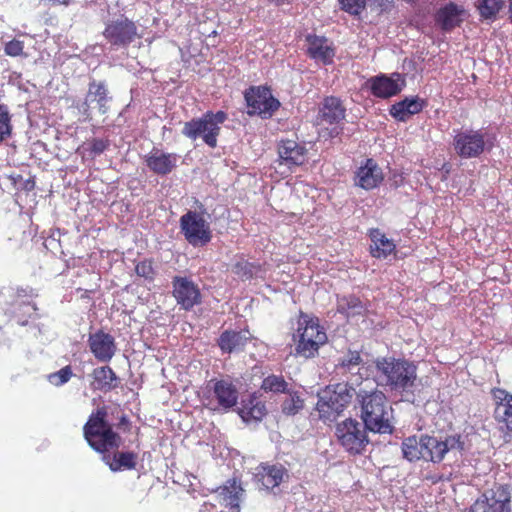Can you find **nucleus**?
<instances>
[{
  "label": "nucleus",
  "mask_w": 512,
  "mask_h": 512,
  "mask_svg": "<svg viewBox=\"0 0 512 512\" xmlns=\"http://www.w3.org/2000/svg\"><path fill=\"white\" fill-rule=\"evenodd\" d=\"M369 431L364 423L353 418H347L337 423L335 427V435L340 446L352 456L362 455L365 453L370 440Z\"/></svg>",
  "instance_id": "0eeeda50"
},
{
  "label": "nucleus",
  "mask_w": 512,
  "mask_h": 512,
  "mask_svg": "<svg viewBox=\"0 0 512 512\" xmlns=\"http://www.w3.org/2000/svg\"><path fill=\"white\" fill-rule=\"evenodd\" d=\"M241 481L237 478L228 479L215 490L217 502L231 512H240V503L244 495Z\"/></svg>",
  "instance_id": "2eb2a0df"
},
{
  "label": "nucleus",
  "mask_w": 512,
  "mask_h": 512,
  "mask_svg": "<svg viewBox=\"0 0 512 512\" xmlns=\"http://www.w3.org/2000/svg\"><path fill=\"white\" fill-rule=\"evenodd\" d=\"M453 146L461 158L479 157L486 148L485 135L480 130L460 131L454 136Z\"/></svg>",
  "instance_id": "ddd939ff"
},
{
  "label": "nucleus",
  "mask_w": 512,
  "mask_h": 512,
  "mask_svg": "<svg viewBox=\"0 0 512 512\" xmlns=\"http://www.w3.org/2000/svg\"><path fill=\"white\" fill-rule=\"evenodd\" d=\"M258 475L262 485L267 489H273L281 484L286 469L282 465H265L262 466Z\"/></svg>",
  "instance_id": "72a5a7b5"
},
{
  "label": "nucleus",
  "mask_w": 512,
  "mask_h": 512,
  "mask_svg": "<svg viewBox=\"0 0 512 512\" xmlns=\"http://www.w3.org/2000/svg\"><path fill=\"white\" fill-rule=\"evenodd\" d=\"M345 115L346 108L340 98L327 96L323 99L318 114L321 121L329 124H338L345 118Z\"/></svg>",
  "instance_id": "a878e982"
},
{
  "label": "nucleus",
  "mask_w": 512,
  "mask_h": 512,
  "mask_svg": "<svg viewBox=\"0 0 512 512\" xmlns=\"http://www.w3.org/2000/svg\"><path fill=\"white\" fill-rule=\"evenodd\" d=\"M244 422L261 421L267 414L266 405L258 397L251 395L244 400L238 411Z\"/></svg>",
  "instance_id": "7c9ffc66"
},
{
  "label": "nucleus",
  "mask_w": 512,
  "mask_h": 512,
  "mask_svg": "<svg viewBox=\"0 0 512 512\" xmlns=\"http://www.w3.org/2000/svg\"><path fill=\"white\" fill-rule=\"evenodd\" d=\"M288 386V382L284 379L282 375L272 374L263 379L261 389L264 390L265 392L285 394L289 390Z\"/></svg>",
  "instance_id": "e433bc0d"
},
{
  "label": "nucleus",
  "mask_w": 512,
  "mask_h": 512,
  "mask_svg": "<svg viewBox=\"0 0 512 512\" xmlns=\"http://www.w3.org/2000/svg\"><path fill=\"white\" fill-rule=\"evenodd\" d=\"M12 304H29L35 297L34 290L31 287H19L15 290Z\"/></svg>",
  "instance_id": "49530a36"
},
{
  "label": "nucleus",
  "mask_w": 512,
  "mask_h": 512,
  "mask_svg": "<svg viewBox=\"0 0 512 512\" xmlns=\"http://www.w3.org/2000/svg\"><path fill=\"white\" fill-rule=\"evenodd\" d=\"M132 423L126 414H122L117 423V428L123 432H130Z\"/></svg>",
  "instance_id": "09e8293b"
},
{
  "label": "nucleus",
  "mask_w": 512,
  "mask_h": 512,
  "mask_svg": "<svg viewBox=\"0 0 512 512\" xmlns=\"http://www.w3.org/2000/svg\"><path fill=\"white\" fill-rule=\"evenodd\" d=\"M339 4L343 11L357 16L365 9L366 0H339Z\"/></svg>",
  "instance_id": "c03bdc74"
},
{
  "label": "nucleus",
  "mask_w": 512,
  "mask_h": 512,
  "mask_svg": "<svg viewBox=\"0 0 512 512\" xmlns=\"http://www.w3.org/2000/svg\"><path fill=\"white\" fill-rule=\"evenodd\" d=\"M178 155L153 148L144 158L146 166L157 175H168L177 166Z\"/></svg>",
  "instance_id": "6ab92c4d"
},
{
  "label": "nucleus",
  "mask_w": 512,
  "mask_h": 512,
  "mask_svg": "<svg viewBox=\"0 0 512 512\" xmlns=\"http://www.w3.org/2000/svg\"><path fill=\"white\" fill-rule=\"evenodd\" d=\"M88 345L91 353L101 362H109L117 350L114 337L103 330L90 334Z\"/></svg>",
  "instance_id": "dca6fc26"
},
{
  "label": "nucleus",
  "mask_w": 512,
  "mask_h": 512,
  "mask_svg": "<svg viewBox=\"0 0 512 512\" xmlns=\"http://www.w3.org/2000/svg\"><path fill=\"white\" fill-rule=\"evenodd\" d=\"M382 385L390 391L404 393L412 391L417 380V366L404 358L382 357L375 362Z\"/></svg>",
  "instance_id": "7ed1b4c3"
},
{
  "label": "nucleus",
  "mask_w": 512,
  "mask_h": 512,
  "mask_svg": "<svg viewBox=\"0 0 512 512\" xmlns=\"http://www.w3.org/2000/svg\"><path fill=\"white\" fill-rule=\"evenodd\" d=\"M227 120L224 111H207L199 118H193L184 123L182 134L191 140L202 138L203 142L211 148L217 146L221 125Z\"/></svg>",
  "instance_id": "39448f33"
},
{
  "label": "nucleus",
  "mask_w": 512,
  "mask_h": 512,
  "mask_svg": "<svg viewBox=\"0 0 512 512\" xmlns=\"http://www.w3.org/2000/svg\"><path fill=\"white\" fill-rule=\"evenodd\" d=\"M369 237L372 241L370 253L375 258H386L395 251L396 245L391 239H388L380 229L374 228L369 231Z\"/></svg>",
  "instance_id": "c756f323"
},
{
  "label": "nucleus",
  "mask_w": 512,
  "mask_h": 512,
  "mask_svg": "<svg viewBox=\"0 0 512 512\" xmlns=\"http://www.w3.org/2000/svg\"><path fill=\"white\" fill-rule=\"evenodd\" d=\"M466 16L463 6L449 2L442 6L435 14V22L443 31H452L459 27Z\"/></svg>",
  "instance_id": "aec40b11"
},
{
  "label": "nucleus",
  "mask_w": 512,
  "mask_h": 512,
  "mask_svg": "<svg viewBox=\"0 0 512 512\" xmlns=\"http://www.w3.org/2000/svg\"><path fill=\"white\" fill-rule=\"evenodd\" d=\"M108 408L103 405L92 411L83 426V436L89 446L102 457L122 445V437L109 423Z\"/></svg>",
  "instance_id": "f03ea898"
},
{
  "label": "nucleus",
  "mask_w": 512,
  "mask_h": 512,
  "mask_svg": "<svg viewBox=\"0 0 512 512\" xmlns=\"http://www.w3.org/2000/svg\"><path fill=\"white\" fill-rule=\"evenodd\" d=\"M361 362L362 358L360 353L358 351L349 350L339 361L338 367L350 371L357 367Z\"/></svg>",
  "instance_id": "37998d69"
},
{
  "label": "nucleus",
  "mask_w": 512,
  "mask_h": 512,
  "mask_svg": "<svg viewBox=\"0 0 512 512\" xmlns=\"http://www.w3.org/2000/svg\"><path fill=\"white\" fill-rule=\"evenodd\" d=\"M212 391L218 406L224 410L233 408L238 401V390L229 379L211 380Z\"/></svg>",
  "instance_id": "393cba45"
},
{
  "label": "nucleus",
  "mask_w": 512,
  "mask_h": 512,
  "mask_svg": "<svg viewBox=\"0 0 512 512\" xmlns=\"http://www.w3.org/2000/svg\"><path fill=\"white\" fill-rule=\"evenodd\" d=\"M248 114L268 119L279 109L280 102L266 86L250 87L244 93Z\"/></svg>",
  "instance_id": "9d476101"
},
{
  "label": "nucleus",
  "mask_w": 512,
  "mask_h": 512,
  "mask_svg": "<svg viewBox=\"0 0 512 512\" xmlns=\"http://www.w3.org/2000/svg\"><path fill=\"white\" fill-rule=\"evenodd\" d=\"M288 396L281 404L283 414L291 416L297 414L304 407V400L296 391H289L286 393Z\"/></svg>",
  "instance_id": "4c0bfd02"
},
{
  "label": "nucleus",
  "mask_w": 512,
  "mask_h": 512,
  "mask_svg": "<svg viewBox=\"0 0 512 512\" xmlns=\"http://www.w3.org/2000/svg\"><path fill=\"white\" fill-rule=\"evenodd\" d=\"M426 106V101L415 98H405L402 101L393 104L390 109V115L397 121L406 122L411 116L420 113Z\"/></svg>",
  "instance_id": "bb28decb"
},
{
  "label": "nucleus",
  "mask_w": 512,
  "mask_h": 512,
  "mask_svg": "<svg viewBox=\"0 0 512 512\" xmlns=\"http://www.w3.org/2000/svg\"><path fill=\"white\" fill-rule=\"evenodd\" d=\"M360 405V418L370 432L379 434H392L393 408L387 396L380 390H360L356 394Z\"/></svg>",
  "instance_id": "f257e3e1"
},
{
  "label": "nucleus",
  "mask_w": 512,
  "mask_h": 512,
  "mask_svg": "<svg viewBox=\"0 0 512 512\" xmlns=\"http://www.w3.org/2000/svg\"><path fill=\"white\" fill-rule=\"evenodd\" d=\"M369 7L377 14L387 13L394 7L395 0H367Z\"/></svg>",
  "instance_id": "de8ad7c7"
},
{
  "label": "nucleus",
  "mask_w": 512,
  "mask_h": 512,
  "mask_svg": "<svg viewBox=\"0 0 512 512\" xmlns=\"http://www.w3.org/2000/svg\"><path fill=\"white\" fill-rule=\"evenodd\" d=\"M307 44V55L316 61H321L323 64L332 62L335 52L328 39L325 36H318L316 34H307L305 37Z\"/></svg>",
  "instance_id": "4be33fe9"
},
{
  "label": "nucleus",
  "mask_w": 512,
  "mask_h": 512,
  "mask_svg": "<svg viewBox=\"0 0 512 512\" xmlns=\"http://www.w3.org/2000/svg\"><path fill=\"white\" fill-rule=\"evenodd\" d=\"M401 75L394 73L392 76H386L384 74L372 77L368 80L371 94L377 98H390L397 95L402 87L399 84Z\"/></svg>",
  "instance_id": "412c9836"
},
{
  "label": "nucleus",
  "mask_w": 512,
  "mask_h": 512,
  "mask_svg": "<svg viewBox=\"0 0 512 512\" xmlns=\"http://www.w3.org/2000/svg\"><path fill=\"white\" fill-rule=\"evenodd\" d=\"M172 295L176 303L189 311L201 304L202 296L198 285L187 276H174L172 279Z\"/></svg>",
  "instance_id": "4468645a"
},
{
  "label": "nucleus",
  "mask_w": 512,
  "mask_h": 512,
  "mask_svg": "<svg viewBox=\"0 0 512 512\" xmlns=\"http://www.w3.org/2000/svg\"><path fill=\"white\" fill-rule=\"evenodd\" d=\"M424 442L423 434L419 437L413 435L405 438L401 444L403 457L410 462L424 460Z\"/></svg>",
  "instance_id": "473e14b6"
},
{
  "label": "nucleus",
  "mask_w": 512,
  "mask_h": 512,
  "mask_svg": "<svg viewBox=\"0 0 512 512\" xmlns=\"http://www.w3.org/2000/svg\"><path fill=\"white\" fill-rule=\"evenodd\" d=\"M73 376V371L70 365L61 368L59 371L51 373L48 376L49 382L54 386H62L67 383Z\"/></svg>",
  "instance_id": "79ce46f5"
},
{
  "label": "nucleus",
  "mask_w": 512,
  "mask_h": 512,
  "mask_svg": "<svg viewBox=\"0 0 512 512\" xmlns=\"http://www.w3.org/2000/svg\"><path fill=\"white\" fill-rule=\"evenodd\" d=\"M308 150L295 140H281L278 144V155L282 164L289 168L301 166L307 160Z\"/></svg>",
  "instance_id": "a211bd4d"
},
{
  "label": "nucleus",
  "mask_w": 512,
  "mask_h": 512,
  "mask_svg": "<svg viewBox=\"0 0 512 512\" xmlns=\"http://www.w3.org/2000/svg\"><path fill=\"white\" fill-rule=\"evenodd\" d=\"M179 223L185 240L193 247H202L211 241L212 231L204 218V211L188 210L180 217Z\"/></svg>",
  "instance_id": "6e6552de"
},
{
  "label": "nucleus",
  "mask_w": 512,
  "mask_h": 512,
  "mask_svg": "<svg viewBox=\"0 0 512 512\" xmlns=\"http://www.w3.org/2000/svg\"><path fill=\"white\" fill-rule=\"evenodd\" d=\"M383 179L382 169L372 158H368L365 163L358 168L355 183L365 190H371L378 187Z\"/></svg>",
  "instance_id": "5701e85b"
},
{
  "label": "nucleus",
  "mask_w": 512,
  "mask_h": 512,
  "mask_svg": "<svg viewBox=\"0 0 512 512\" xmlns=\"http://www.w3.org/2000/svg\"><path fill=\"white\" fill-rule=\"evenodd\" d=\"M355 388L347 382L328 385L318 395L316 409L321 418L329 419L332 414H340L356 395Z\"/></svg>",
  "instance_id": "423d86ee"
},
{
  "label": "nucleus",
  "mask_w": 512,
  "mask_h": 512,
  "mask_svg": "<svg viewBox=\"0 0 512 512\" xmlns=\"http://www.w3.org/2000/svg\"><path fill=\"white\" fill-rule=\"evenodd\" d=\"M4 53L10 57L27 56L24 52V42L15 38L5 43Z\"/></svg>",
  "instance_id": "a18cd8bd"
},
{
  "label": "nucleus",
  "mask_w": 512,
  "mask_h": 512,
  "mask_svg": "<svg viewBox=\"0 0 512 512\" xmlns=\"http://www.w3.org/2000/svg\"><path fill=\"white\" fill-rule=\"evenodd\" d=\"M509 21L512 23V0H508Z\"/></svg>",
  "instance_id": "3c124183"
},
{
  "label": "nucleus",
  "mask_w": 512,
  "mask_h": 512,
  "mask_svg": "<svg viewBox=\"0 0 512 512\" xmlns=\"http://www.w3.org/2000/svg\"><path fill=\"white\" fill-rule=\"evenodd\" d=\"M103 36L112 46L126 47L138 37L137 26L132 20L121 16L106 24Z\"/></svg>",
  "instance_id": "f8f14e48"
},
{
  "label": "nucleus",
  "mask_w": 512,
  "mask_h": 512,
  "mask_svg": "<svg viewBox=\"0 0 512 512\" xmlns=\"http://www.w3.org/2000/svg\"><path fill=\"white\" fill-rule=\"evenodd\" d=\"M12 125L8 107L0 104V143L11 135Z\"/></svg>",
  "instance_id": "a19ab883"
},
{
  "label": "nucleus",
  "mask_w": 512,
  "mask_h": 512,
  "mask_svg": "<svg viewBox=\"0 0 512 512\" xmlns=\"http://www.w3.org/2000/svg\"><path fill=\"white\" fill-rule=\"evenodd\" d=\"M260 270V265L241 260L233 265L232 271L241 280H250Z\"/></svg>",
  "instance_id": "58836bf2"
},
{
  "label": "nucleus",
  "mask_w": 512,
  "mask_h": 512,
  "mask_svg": "<svg viewBox=\"0 0 512 512\" xmlns=\"http://www.w3.org/2000/svg\"><path fill=\"white\" fill-rule=\"evenodd\" d=\"M470 512H511V491L498 484L484 492L470 507Z\"/></svg>",
  "instance_id": "9b49d317"
},
{
  "label": "nucleus",
  "mask_w": 512,
  "mask_h": 512,
  "mask_svg": "<svg viewBox=\"0 0 512 512\" xmlns=\"http://www.w3.org/2000/svg\"><path fill=\"white\" fill-rule=\"evenodd\" d=\"M495 409L494 417L505 429L512 432V394L502 388L491 389Z\"/></svg>",
  "instance_id": "f3484780"
},
{
  "label": "nucleus",
  "mask_w": 512,
  "mask_h": 512,
  "mask_svg": "<svg viewBox=\"0 0 512 512\" xmlns=\"http://www.w3.org/2000/svg\"><path fill=\"white\" fill-rule=\"evenodd\" d=\"M248 338L242 331L225 330L218 338V346L223 353H232L242 350L247 344Z\"/></svg>",
  "instance_id": "2f4dec72"
},
{
  "label": "nucleus",
  "mask_w": 512,
  "mask_h": 512,
  "mask_svg": "<svg viewBox=\"0 0 512 512\" xmlns=\"http://www.w3.org/2000/svg\"><path fill=\"white\" fill-rule=\"evenodd\" d=\"M295 343V356L305 359L314 358L321 346L327 342V334L319 319L300 311L297 329L292 335Z\"/></svg>",
  "instance_id": "20e7f679"
},
{
  "label": "nucleus",
  "mask_w": 512,
  "mask_h": 512,
  "mask_svg": "<svg viewBox=\"0 0 512 512\" xmlns=\"http://www.w3.org/2000/svg\"><path fill=\"white\" fill-rule=\"evenodd\" d=\"M201 512H222L218 511L217 507L214 503L210 501H205L201 506Z\"/></svg>",
  "instance_id": "8fccbe9b"
},
{
  "label": "nucleus",
  "mask_w": 512,
  "mask_h": 512,
  "mask_svg": "<svg viewBox=\"0 0 512 512\" xmlns=\"http://www.w3.org/2000/svg\"><path fill=\"white\" fill-rule=\"evenodd\" d=\"M110 146L108 138H92L77 148V153L82 157L88 155L91 159L104 153Z\"/></svg>",
  "instance_id": "f704fd0d"
},
{
  "label": "nucleus",
  "mask_w": 512,
  "mask_h": 512,
  "mask_svg": "<svg viewBox=\"0 0 512 512\" xmlns=\"http://www.w3.org/2000/svg\"><path fill=\"white\" fill-rule=\"evenodd\" d=\"M505 5L504 0H477L476 9L482 20L495 21Z\"/></svg>",
  "instance_id": "c9c22d12"
},
{
  "label": "nucleus",
  "mask_w": 512,
  "mask_h": 512,
  "mask_svg": "<svg viewBox=\"0 0 512 512\" xmlns=\"http://www.w3.org/2000/svg\"><path fill=\"white\" fill-rule=\"evenodd\" d=\"M111 97L108 96V90L104 83L91 81L88 86V92L83 103V114L86 119L91 118L89 103L96 102L101 114H106L109 110L108 102Z\"/></svg>",
  "instance_id": "b1692460"
},
{
  "label": "nucleus",
  "mask_w": 512,
  "mask_h": 512,
  "mask_svg": "<svg viewBox=\"0 0 512 512\" xmlns=\"http://www.w3.org/2000/svg\"><path fill=\"white\" fill-rule=\"evenodd\" d=\"M152 259H144L135 265V273L148 283H152L156 277V269Z\"/></svg>",
  "instance_id": "ea45409f"
},
{
  "label": "nucleus",
  "mask_w": 512,
  "mask_h": 512,
  "mask_svg": "<svg viewBox=\"0 0 512 512\" xmlns=\"http://www.w3.org/2000/svg\"><path fill=\"white\" fill-rule=\"evenodd\" d=\"M93 388L95 390L109 392L120 384V378L110 366L97 367L92 371Z\"/></svg>",
  "instance_id": "c85d7f7f"
},
{
  "label": "nucleus",
  "mask_w": 512,
  "mask_h": 512,
  "mask_svg": "<svg viewBox=\"0 0 512 512\" xmlns=\"http://www.w3.org/2000/svg\"><path fill=\"white\" fill-rule=\"evenodd\" d=\"M114 452H108L102 459L109 466L113 472L121 470H133L137 466L138 456L133 451H119L113 450Z\"/></svg>",
  "instance_id": "cd10ccee"
},
{
  "label": "nucleus",
  "mask_w": 512,
  "mask_h": 512,
  "mask_svg": "<svg viewBox=\"0 0 512 512\" xmlns=\"http://www.w3.org/2000/svg\"><path fill=\"white\" fill-rule=\"evenodd\" d=\"M270 1L273 2L277 6H280V5L284 4L285 0H270Z\"/></svg>",
  "instance_id": "603ef678"
},
{
  "label": "nucleus",
  "mask_w": 512,
  "mask_h": 512,
  "mask_svg": "<svg viewBox=\"0 0 512 512\" xmlns=\"http://www.w3.org/2000/svg\"><path fill=\"white\" fill-rule=\"evenodd\" d=\"M424 461L438 464L442 462L447 453L462 452L465 448L463 437L459 433L449 434L442 438L434 435L423 434Z\"/></svg>",
  "instance_id": "1a4fd4ad"
}]
</instances>
